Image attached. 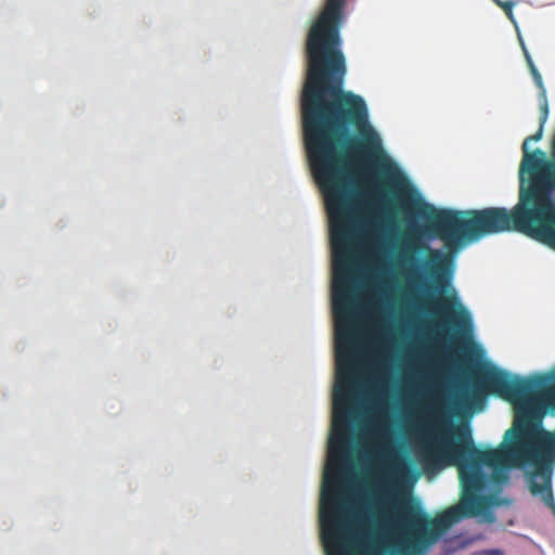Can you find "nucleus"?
<instances>
[{
  "instance_id": "nucleus-1",
  "label": "nucleus",
  "mask_w": 555,
  "mask_h": 555,
  "mask_svg": "<svg viewBox=\"0 0 555 555\" xmlns=\"http://www.w3.org/2000/svg\"><path fill=\"white\" fill-rule=\"evenodd\" d=\"M430 233L453 251L466 242L486 235L516 231L555 249V199L534 189H521L511 210L488 207L472 210H436L428 222Z\"/></svg>"
},
{
  "instance_id": "nucleus-2",
  "label": "nucleus",
  "mask_w": 555,
  "mask_h": 555,
  "mask_svg": "<svg viewBox=\"0 0 555 555\" xmlns=\"http://www.w3.org/2000/svg\"><path fill=\"white\" fill-rule=\"evenodd\" d=\"M441 313L452 326V340L457 344H466L472 340L473 322L469 312L457 301L455 296L443 298L439 301Z\"/></svg>"
},
{
  "instance_id": "nucleus-3",
  "label": "nucleus",
  "mask_w": 555,
  "mask_h": 555,
  "mask_svg": "<svg viewBox=\"0 0 555 555\" xmlns=\"http://www.w3.org/2000/svg\"><path fill=\"white\" fill-rule=\"evenodd\" d=\"M408 251H410V254L426 251L427 259L425 262V268L428 274L434 279L435 283L437 285H442V272L444 269L446 255H443L438 249L430 248L427 244L422 243L418 238L410 240L408 244ZM406 260L412 262L414 258L412 255H409L406 256Z\"/></svg>"
},
{
  "instance_id": "nucleus-4",
  "label": "nucleus",
  "mask_w": 555,
  "mask_h": 555,
  "mask_svg": "<svg viewBox=\"0 0 555 555\" xmlns=\"http://www.w3.org/2000/svg\"><path fill=\"white\" fill-rule=\"evenodd\" d=\"M493 1L504 11V13L509 18V21L515 24L513 8L516 2L513 0H506V1L493 0Z\"/></svg>"
},
{
  "instance_id": "nucleus-5",
  "label": "nucleus",
  "mask_w": 555,
  "mask_h": 555,
  "mask_svg": "<svg viewBox=\"0 0 555 555\" xmlns=\"http://www.w3.org/2000/svg\"><path fill=\"white\" fill-rule=\"evenodd\" d=\"M393 183H395V184H396V186L399 189V191H400V193H401L402 197H404V196H405V194H409V190H408V188H405V186H403V185H402L401 180H398V181L393 180Z\"/></svg>"
},
{
  "instance_id": "nucleus-6",
  "label": "nucleus",
  "mask_w": 555,
  "mask_h": 555,
  "mask_svg": "<svg viewBox=\"0 0 555 555\" xmlns=\"http://www.w3.org/2000/svg\"><path fill=\"white\" fill-rule=\"evenodd\" d=\"M476 555H503V552L501 550H485Z\"/></svg>"
},
{
  "instance_id": "nucleus-7",
  "label": "nucleus",
  "mask_w": 555,
  "mask_h": 555,
  "mask_svg": "<svg viewBox=\"0 0 555 555\" xmlns=\"http://www.w3.org/2000/svg\"><path fill=\"white\" fill-rule=\"evenodd\" d=\"M409 276L412 282H418L420 278H421V275L416 271H412V270L409 272Z\"/></svg>"
},
{
  "instance_id": "nucleus-8",
  "label": "nucleus",
  "mask_w": 555,
  "mask_h": 555,
  "mask_svg": "<svg viewBox=\"0 0 555 555\" xmlns=\"http://www.w3.org/2000/svg\"><path fill=\"white\" fill-rule=\"evenodd\" d=\"M377 437H378L380 440H383V439H384V437H385V435H384V433H383L382 430H378V431H377Z\"/></svg>"
}]
</instances>
